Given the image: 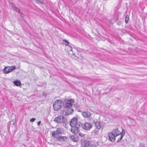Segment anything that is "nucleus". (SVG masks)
Here are the masks:
<instances>
[{
  "instance_id": "nucleus-1",
  "label": "nucleus",
  "mask_w": 147,
  "mask_h": 147,
  "mask_svg": "<svg viewBox=\"0 0 147 147\" xmlns=\"http://www.w3.org/2000/svg\"><path fill=\"white\" fill-rule=\"evenodd\" d=\"M74 102V100L72 99L65 100L64 101L63 103V107L67 110L65 112V116H67L71 114L74 111V110L72 108V107L73 104Z\"/></svg>"
},
{
  "instance_id": "nucleus-2",
  "label": "nucleus",
  "mask_w": 147,
  "mask_h": 147,
  "mask_svg": "<svg viewBox=\"0 0 147 147\" xmlns=\"http://www.w3.org/2000/svg\"><path fill=\"white\" fill-rule=\"evenodd\" d=\"M120 132L118 130L117 127L114 129L112 132L108 133L109 138L110 141L114 142L115 141V137L120 135Z\"/></svg>"
},
{
  "instance_id": "nucleus-3",
  "label": "nucleus",
  "mask_w": 147,
  "mask_h": 147,
  "mask_svg": "<svg viewBox=\"0 0 147 147\" xmlns=\"http://www.w3.org/2000/svg\"><path fill=\"white\" fill-rule=\"evenodd\" d=\"M64 130L63 128L59 127L57 128L56 131H52L51 135L52 136L55 138L59 136V135L64 134Z\"/></svg>"
},
{
  "instance_id": "nucleus-4",
  "label": "nucleus",
  "mask_w": 147,
  "mask_h": 147,
  "mask_svg": "<svg viewBox=\"0 0 147 147\" xmlns=\"http://www.w3.org/2000/svg\"><path fill=\"white\" fill-rule=\"evenodd\" d=\"M67 121V118L62 115L58 116L54 119V121L58 123H65Z\"/></svg>"
},
{
  "instance_id": "nucleus-5",
  "label": "nucleus",
  "mask_w": 147,
  "mask_h": 147,
  "mask_svg": "<svg viewBox=\"0 0 147 147\" xmlns=\"http://www.w3.org/2000/svg\"><path fill=\"white\" fill-rule=\"evenodd\" d=\"M63 103L62 101L60 100L55 101L53 105L54 110L57 111L60 109L62 107V104Z\"/></svg>"
},
{
  "instance_id": "nucleus-6",
  "label": "nucleus",
  "mask_w": 147,
  "mask_h": 147,
  "mask_svg": "<svg viewBox=\"0 0 147 147\" xmlns=\"http://www.w3.org/2000/svg\"><path fill=\"white\" fill-rule=\"evenodd\" d=\"M82 124V123H78L76 125L71 126L70 131L75 134H77L79 132V128Z\"/></svg>"
},
{
  "instance_id": "nucleus-7",
  "label": "nucleus",
  "mask_w": 147,
  "mask_h": 147,
  "mask_svg": "<svg viewBox=\"0 0 147 147\" xmlns=\"http://www.w3.org/2000/svg\"><path fill=\"white\" fill-rule=\"evenodd\" d=\"M82 127L84 129L86 130H89L92 127L91 123L88 122H87L82 124L81 125Z\"/></svg>"
},
{
  "instance_id": "nucleus-8",
  "label": "nucleus",
  "mask_w": 147,
  "mask_h": 147,
  "mask_svg": "<svg viewBox=\"0 0 147 147\" xmlns=\"http://www.w3.org/2000/svg\"><path fill=\"white\" fill-rule=\"evenodd\" d=\"M11 5L13 9L15 11L18 13L21 18H23L24 15L22 13L20 12V9L16 7L14 3H12L11 4Z\"/></svg>"
},
{
  "instance_id": "nucleus-9",
  "label": "nucleus",
  "mask_w": 147,
  "mask_h": 147,
  "mask_svg": "<svg viewBox=\"0 0 147 147\" xmlns=\"http://www.w3.org/2000/svg\"><path fill=\"white\" fill-rule=\"evenodd\" d=\"M78 123H81L78 122V118L76 117H74L71 119L70 121V125L71 126H76Z\"/></svg>"
},
{
  "instance_id": "nucleus-10",
  "label": "nucleus",
  "mask_w": 147,
  "mask_h": 147,
  "mask_svg": "<svg viewBox=\"0 0 147 147\" xmlns=\"http://www.w3.org/2000/svg\"><path fill=\"white\" fill-rule=\"evenodd\" d=\"M69 137L74 142H77L79 140V137L76 135H69Z\"/></svg>"
},
{
  "instance_id": "nucleus-11",
  "label": "nucleus",
  "mask_w": 147,
  "mask_h": 147,
  "mask_svg": "<svg viewBox=\"0 0 147 147\" xmlns=\"http://www.w3.org/2000/svg\"><path fill=\"white\" fill-rule=\"evenodd\" d=\"M67 137L65 136H59L55 138L57 141H66L67 140Z\"/></svg>"
},
{
  "instance_id": "nucleus-12",
  "label": "nucleus",
  "mask_w": 147,
  "mask_h": 147,
  "mask_svg": "<svg viewBox=\"0 0 147 147\" xmlns=\"http://www.w3.org/2000/svg\"><path fill=\"white\" fill-rule=\"evenodd\" d=\"M81 144L82 147H88L90 146V142L87 140L82 141Z\"/></svg>"
},
{
  "instance_id": "nucleus-13",
  "label": "nucleus",
  "mask_w": 147,
  "mask_h": 147,
  "mask_svg": "<svg viewBox=\"0 0 147 147\" xmlns=\"http://www.w3.org/2000/svg\"><path fill=\"white\" fill-rule=\"evenodd\" d=\"M82 116L85 118H89L91 116V114L88 111H83L82 113Z\"/></svg>"
},
{
  "instance_id": "nucleus-14",
  "label": "nucleus",
  "mask_w": 147,
  "mask_h": 147,
  "mask_svg": "<svg viewBox=\"0 0 147 147\" xmlns=\"http://www.w3.org/2000/svg\"><path fill=\"white\" fill-rule=\"evenodd\" d=\"M66 47L67 48L68 51L69 52V54L71 55H73L74 56L75 55V54L74 53H73L72 52V49L71 46L69 45H68Z\"/></svg>"
},
{
  "instance_id": "nucleus-15",
  "label": "nucleus",
  "mask_w": 147,
  "mask_h": 147,
  "mask_svg": "<svg viewBox=\"0 0 147 147\" xmlns=\"http://www.w3.org/2000/svg\"><path fill=\"white\" fill-rule=\"evenodd\" d=\"M16 69V66H9L8 69L9 70L8 71H6V73H9L11 72L12 71H13V70H15Z\"/></svg>"
},
{
  "instance_id": "nucleus-16",
  "label": "nucleus",
  "mask_w": 147,
  "mask_h": 147,
  "mask_svg": "<svg viewBox=\"0 0 147 147\" xmlns=\"http://www.w3.org/2000/svg\"><path fill=\"white\" fill-rule=\"evenodd\" d=\"M123 130L121 134V135H120V137L119 138H118L117 139V142H119L122 139L123 136L125 134V131H124V132H123Z\"/></svg>"
},
{
  "instance_id": "nucleus-17",
  "label": "nucleus",
  "mask_w": 147,
  "mask_h": 147,
  "mask_svg": "<svg viewBox=\"0 0 147 147\" xmlns=\"http://www.w3.org/2000/svg\"><path fill=\"white\" fill-rule=\"evenodd\" d=\"M94 123H95V125L96 127V128L98 129H99L101 128L100 125V122L96 121H94Z\"/></svg>"
},
{
  "instance_id": "nucleus-18",
  "label": "nucleus",
  "mask_w": 147,
  "mask_h": 147,
  "mask_svg": "<svg viewBox=\"0 0 147 147\" xmlns=\"http://www.w3.org/2000/svg\"><path fill=\"white\" fill-rule=\"evenodd\" d=\"M13 83L17 86H19L21 85V82L19 80H16L13 82Z\"/></svg>"
},
{
  "instance_id": "nucleus-19",
  "label": "nucleus",
  "mask_w": 147,
  "mask_h": 147,
  "mask_svg": "<svg viewBox=\"0 0 147 147\" xmlns=\"http://www.w3.org/2000/svg\"><path fill=\"white\" fill-rule=\"evenodd\" d=\"M9 66H6L5 67L3 70V72L5 74H7L8 73H6V72L7 71L9 70L8 69Z\"/></svg>"
},
{
  "instance_id": "nucleus-20",
  "label": "nucleus",
  "mask_w": 147,
  "mask_h": 147,
  "mask_svg": "<svg viewBox=\"0 0 147 147\" xmlns=\"http://www.w3.org/2000/svg\"><path fill=\"white\" fill-rule=\"evenodd\" d=\"M63 42L64 43H65V44L66 46L69 45V42L65 39H63Z\"/></svg>"
},
{
  "instance_id": "nucleus-21",
  "label": "nucleus",
  "mask_w": 147,
  "mask_h": 147,
  "mask_svg": "<svg viewBox=\"0 0 147 147\" xmlns=\"http://www.w3.org/2000/svg\"><path fill=\"white\" fill-rule=\"evenodd\" d=\"M129 20V16L127 15L125 17V21L126 24L127 23L128 21Z\"/></svg>"
},
{
  "instance_id": "nucleus-22",
  "label": "nucleus",
  "mask_w": 147,
  "mask_h": 147,
  "mask_svg": "<svg viewBox=\"0 0 147 147\" xmlns=\"http://www.w3.org/2000/svg\"><path fill=\"white\" fill-rule=\"evenodd\" d=\"M78 133H79V135L80 136H81L82 137H84L85 136V134H82V133H79V132Z\"/></svg>"
},
{
  "instance_id": "nucleus-23",
  "label": "nucleus",
  "mask_w": 147,
  "mask_h": 147,
  "mask_svg": "<svg viewBox=\"0 0 147 147\" xmlns=\"http://www.w3.org/2000/svg\"><path fill=\"white\" fill-rule=\"evenodd\" d=\"M36 120V119L34 118H31L30 120V121L31 122H33Z\"/></svg>"
},
{
  "instance_id": "nucleus-24",
  "label": "nucleus",
  "mask_w": 147,
  "mask_h": 147,
  "mask_svg": "<svg viewBox=\"0 0 147 147\" xmlns=\"http://www.w3.org/2000/svg\"><path fill=\"white\" fill-rule=\"evenodd\" d=\"M91 147H96V146L95 144H91Z\"/></svg>"
},
{
  "instance_id": "nucleus-25",
  "label": "nucleus",
  "mask_w": 147,
  "mask_h": 147,
  "mask_svg": "<svg viewBox=\"0 0 147 147\" xmlns=\"http://www.w3.org/2000/svg\"><path fill=\"white\" fill-rule=\"evenodd\" d=\"M41 121H38L37 123V125L38 126H39L40 125V124L41 123Z\"/></svg>"
},
{
  "instance_id": "nucleus-26",
  "label": "nucleus",
  "mask_w": 147,
  "mask_h": 147,
  "mask_svg": "<svg viewBox=\"0 0 147 147\" xmlns=\"http://www.w3.org/2000/svg\"><path fill=\"white\" fill-rule=\"evenodd\" d=\"M45 93V92H43V95H45V94H44Z\"/></svg>"
},
{
  "instance_id": "nucleus-27",
  "label": "nucleus",
  "mask_w": 147,
  "mask_h": 147,
  "mask_svg": "<svg viewBox=\"0 0 147 147\" xmlns=\"http://www.w3.org/2000/svg\"><path fill=\"white\" fill-rule=\"evenodd\" d=\"M45 93V92H43V95H45V94H44Z\"/></svg>"
}]
</instances>
